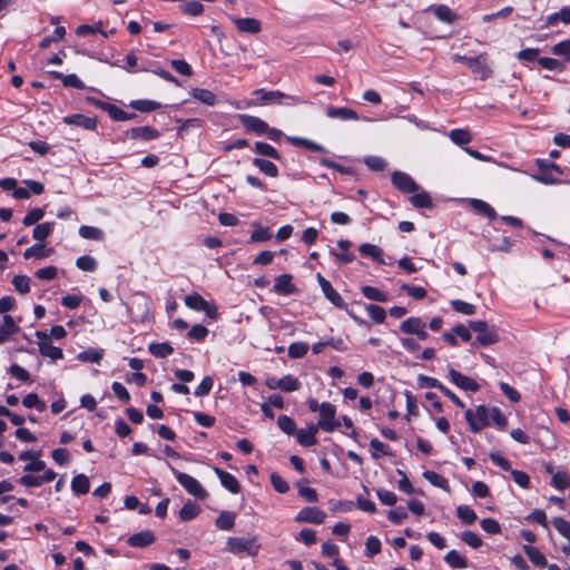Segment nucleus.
<instances>
[{"label":"nucleus","instance_id":"393cba45","mask_svg":"<svg viewBox=\"0 0 570 570\" xmlns=\"http://www.w3.org/2000/svg\"><path fill=\"white\" fill-rule=\"evenodd\" d=\"M423 327H426V325L420 317H409L400 324V330L404 334L416 335Z\"/></svg>","mask_w":570,"mask_h":570},{"label":"nucleus","instance_id":"13d9d810","mask_svg":"<svg viewBox=\"0 0 570 570\" xmlns=\"http://www.w3.org/2000/svg\"><path fill=\"white\" fill-rule=\"evenodd\" d=\"M368 316L377 324H382L386 318V312L383 307L370 304L365 307Z\"/></svg>","mask_w":570,"mask_h":570},{"label":"nucleus","instance_id":"ddd939ff","mask_svg":"<svg viewBox=\"0 0 570 570\" xmlns=\"http://www.w3.org/2000/svg\"><path fill=\"white\" fill-rule=\"evenodd\" d=\"M230 20L240 33L256 35L262 30L261 21L255 18L230 17Z\"/></svg>","mask_w":570,"mask_h":570},{"label":"nucleus","instance_id":"a18cd8bd","mask_svg":"<svg viewBox=\"0 0 570 570\" xmlns=\"http://www.w3.org/2000/svg\"><path fill=\"white\" fill-rule=\"evenodd\" d=\"M337 247L341 249L340 253L335 254V257L342 263H351L354 259L352 253L348 252L351 247V242L347 239H341L337 242Z\"/></svg>","mask_w":570,"mask_h":570},{"label":"nucleus","instance_id":"7c9ffc66","mask_svg":"<svg viewBox=\"0 0 570 570\" xmlns=\"http://www.w3.org/2000/svg\"><path fill=\"white\" fill-rule=\"evenodd\" d=\"M444 561L453 569H465L468 560L461 556L456 550H450L444 556Z\"/></svg>","mask_w":570,"mask_h":570},{"label":"nucleus","instance_id":"37998d69","mask_svg":"<svg viewBox=\"0 0 570 570\" xmlns=\"http://www.w3.org/2000/svg\"><path fill=\"white\" fill-rule=\"evenodd\" d=\"M288 140L294 146L303 147V148H306L312 151H324L325 150V148L322 145H320L311 139H306V138H302V137H289Z\"/></svg>","mask_w":570,"mask_h":570},{"label":"nucleus","instance_id":"49530a36","mask_svg":"<svg viewBox=\"0 0 570 570\" xmlns=\"http://www.w3.org/2000/svg\"><path fill=\"white\" fill-rule=\"evenodd\" d=\"M361 292L367 299L381 303L387 301V294L376 287L365 285L361 288Z\"/></svg>","mask_w":570,"mask_h":570},{"label":"nucleus","instance_id":"e433bc0d","mask_svg":"<svg viewBox=\"0 0 570 570\" xmlns=\"http://www.w3.org/2000/svg\"><path fill=\"white\" fill-rule=\"evenodd\" d=\"M254 230L250 234V243L267 242L272 238V232L268 227H262L261 225L253 223Z\"/></svg>","mask_w":570,"mask_h":570},{"label":"nucleus","instance_id":"cd10ccee","mask_svg":"<svg viewBox=\"0 0 570 570\" xmlns=\"http://www.w3.org/2000/svg\"><path fill=\"white\" fill-rule=\"evenodd\" d=\"M236 514L233 511H223L215 521V525L223 531H229L235 527Z\"/></svg>","mask_w":570,"mask_h":570},{"label":"nucleus","instance_id":"de8ad7c7","mask_svg":"<svg viewBox=\"0 0 570 570\" xmlns=\"http://www.w3.org/2000/svg\"><path fill=\"white\" fill-rule=\"evenodd\" d=\"M53 230V224L46 222L37 225L32 230V237L37 242H43Z\"/></svg>","mask_w":570,"mask_h":570},{"label":"nucleus","instance_id":"4d7b16f0","mask_svg":"<svg viewBox=\"0 0 570 570\" xmlns=\"http://www.w3.org/2000/svg\"><path fill=\"white\" fill-rule=\"evenodd\" d=\"M23 406L27 409H36L39 412H42L46 410V403L39 399V396L36 393H29L27 394L22 400Z\"/></svg>","mask_w":570,"mask_h":570},{"label":"nucleus","instance_id":"5701e85b","mask_svg":"<svg viewBox=\"0 0 570 570\" xmlns=\"http://www.w3.org/2000/svg\"><path fill=\"white\" fill-rule=\"evenodd\" d=\"M255 94L256 95H261V100L263 102L273 101V102L281 104V99L285 98V97L291 99L292 104H302V102H304L298 97L286 96L285 94H283L282 91H278V90L265 91L264 89H258V90L255 91Z\"/></svg>","mask_w":570,"mask_h":570},{"label":"nucleus","instance_id":"4468645a","mask_svg":"<svg viewBox=\"0 0 570 570\" xmlns=\"http://www.w3.org/2000/svg\"><path fill=\"white\" fill-rule=\"evenodd\" d=\"M62 122L68 126H78L86 130H95L97 128V118L87 117L82 114H72L62 118Z\"/></svg>","mask_w":570,"mask_h":570},{"label":"nucleus","instance_id":"79ce46f5","mask_svg":"<svg viewBox=\"0 0 570 570\" xmlns=\"http://www.w3.org/2000/svg\"><path fill=\"white\" fill-rule=\"evenodd\" d=\"M431 10L440 21L452 23L455 20V13L444 4L435 6Z\"/></svg>","mask_w":570,"mask_h":570},{"label":"nucleus","instance_id":"a878e982","mask_svg":"<svg viewBox=\"0 0 570 570\" xmlns=\"http://www.w3.org/2000/svg\"><path fill=\"white\" fill-rule=\"evenodd\" d=\"M317 428L315 425L309 426L308 429H301L296 433L297 442L303 446H312L316 443V433Z\"/></svg>","mask_w":570,"mask_h":570},{"label":"nucleus","instance_id":"c756f323","mask_svg":"<svg viewBox=\"0 0 570 570\" xmlns=\"http://www.w3.org/2000/svg\"><path fill=\"white\" fill-rule=\"evenodd\" d=\"M558 21L570 24V7H562L558 12L550 13L546 18V26H556Z\"/></svg>","mask_w":570,"mask_h":570},{"label":"nucleus","instance_id":"7ed1b4c3","mask_svg":"<svg viewBox=\"0 0 570 570\" xmlns=\"http://www.w3.org/2000/svg\"><path fill=\"white\" fill-rule=\"evenodd\" d=\"M453 61L466 65L474 73L480 75L481 79L483 80L492 76V70L488 65L485 55H480L476 57L454 55Z\"/></svg>","mask_w":570,"mask_h":570},{"label":"nucleus","instance_id":"f704fd0d","mask_svg":"<svg viewBox=\"0 0 570 570\" xmlns=\"http://www.w3.org/2000/svg\"><path fill=\"white\" fill-rule=\"evenodd\" d=\"M253 165L257 167L262 173H264L266 176L275 178L278 176V169L276 165L269 160L262 159V158H254Z\"/></svg>","mask_w":570,"mask_h":570},{"label":"nucleus","instance_id":"69168bd1","mask_svg":"<svg viewBox=\"0 0 570 570\" xmlns=\"http://www.w3.org/2000/svg\"><path fill=\"white\" fill-rule=\"evenodd\" d=\"M551 51L553 55L563 56L566 61L570 62V39L556 43Z\"/></svg>","mask_w":570,"mask_h":570},{"label":"nucleus","instance_id":"864d4df0","mask_svg":"<svg viewBox=\"0 0 570 570\" xmlns=\"http://www.w3.org/2000/svg\"><path fill=\"white\" fill-rule=\"evenodd\" d=\"M255 151L258 155L269 157V158H273L276 160H278L281 158L279 153L272 145H269L267 142L257 141L255 144Z\"/></svg>","mask_w":570,"mask_h":570},{"label":"nucleus","instance_id":"b1692460","mask_svg":"<svg viewBox=\"0 0 570 570\" xmlns=\"http://www.w3.org/2000/svg\"><path fill=\"white\" fill-rule=\"evenodd\" d=\"M358 252L362 256L371 257L375 263L385 264L382 249L374 244L364 243L358 247Z\"/></svg>","mask_w":570,"mask_h":570},{"label":"nucleus","instance_id":"c9c22d12","mask_svg":"<svg viewBox=\"0 0 570 570\" xmlns=\"http://www.w3.org/2000/svg\"><path fill=\"white\" fill-rule=\"evenodd\" d=\"M90 489V482L87 475L78 474L71 480V490L75 494H86Z\"/></svg>","mask_w":570,"mask_h":570},{"label":"nucleus","instance_id":"e2e57ef3","mask_svg":"<svg viewBox=\"0 0 570 570\" xmlns=\"http://www.w3.org/2000/svg\"><path fill=\"white\" fill-rule=\"evenodd\" d=\"M451 307L461 314L473 315L475 313V306L461 299H453L450 302Z\"/></svg>","mask_w":570,"mask_h":570},{"label":"nucleus","instance_id":"052dcab7","mask_svg":"<svg viewBox=\"0 0 570 570\" xmlns=\"http://www.w3.org/2000/svg\"><path fill=\"white\" fill-rule=\"evenodd\" d=\"M381 541L375 535H370L365 542V554L372 558L381 552Z\"/></svg>","mask_w":570,"mask_h":570},{"label":"nucleus","instance_id":"0e129e2a","mask_svg":"<svg viewBox=\"0 0 570 570\" xmlns=\"http://www.w3.org/2000/svg\"><path fill=\"white\" fill-rule=\"evenodd\" d=\"M552 524L556 530L570 542V522L561 517L553 518Z\"/></svg>","mask_w":570,"mask_h":570},{"label":"nucleus","instance_id":"4c0bfd02","mask_svg":"<svg viewBox=\"0 0 570 570\" xmlns=\"http://www.w3.org/2000/svg\"><path fill=\"white\" fill-rule=\"evenodd\" d=\"M523 551L529 560L535 566L543 568L547 566V560L543 553H541L535 547L524 546Z\"/></svg>","mask_w":570,"mask_h":570},{"label":"nucleus","instance_id":"f8f14e48","mask_svg":"<svg viewBox=\"0 0 570 570\" xmlns=\"http://www.w3.org/2000/svg\"><path fill=\"white\" fill-rule=\"evenodd\" d=\"M317 281L324 296L336 307L344 308L345 302L337 291H335L332 284L324 278L321 274H317Z\"/></svg>","mask_w":570,"mask_h":570},{"label":"nucleus","instance_id":"2f4dec72","mask_svg":"<svg viewBox=\"0 0 570 570\" xmlns=\"http://www.w3.org/2000/svg\"><path fill=\"white\" fill-rule=\"evenodd\" d=\"M51 253H52L51 248L46 249L42 244L37 243L23 252V257L26 259H30V258L41 259V258L50 256Z\"/></svg>","mask_w":570,"mask_h":570},{"label":"nucleus","instance_id":"6e6552de","mask_svg":"<svg viewBox=\"0 0 570 570\" xmlns=\"http://www.w3.org/2000/svg\"><path fill=\"white\" fill-rule=\"evenodd\" d=\"M184 301L187 307L197 312H205L212 318L216 317L217 313L215 306H212L199 294L193 293L187 295Z\"/></svg>","mask_w":570,"mask_h":570},{"label":"nucleus","instance_id":"58836bf2","mask_svg":"<svg viewBox=\"0 0 570 570\" xmlns=\"http://www.w3.org/2000/svg\"><path fill=\"white\" fill-rule=\"evenodd\" d=\"M129 106L140 112L155 111L161 107L159 102L149 99L132 100Z\"/></svg>","mask_w":570,"mask_h":570},{"label":"nucleus","instance_id":"bb28decb","mask_svg":"<svg viewBox=\"0 0 570 570\" xmlns=\"http://www.w3.org/2000/svg\"><path fill=\"white\" fill-rule=\"evenodd\" d=\"M190 95L195 100L206 106H214L217 101L215 94L208 89L193 88Z\"/></svg>","mask_w":570,"mask_h":570},{"label":"nucleus","instance_id":"20e7f679","mask_svg":"<svg viewBox=\"0 0 570 570\" xmlns=\"http://www.w3.org/2000/svg\"><path fill=\"white\" fill-rule=\"evenodd\" d=\"M320 420L316 428L324 432H333L340 426V422L336 419V407L330 402L321 403Z\"/></svg>","mask_w":570,"mask_h":570},{"label":"nucleus","instance_id":"2eb2a0df","mask_svg":"<svg viewBox=\"0 0 570 570\" xmlns=\"http://www.w3.org/2000/svg\"><path fill=\"white\" fill-rule=\"evenodd\" d=\"M95 104L107 111L109 117L115 121H127L136 118V114H129L116 105L102 101H95Z\"/></svg>","mask_w":570,"mask_h":570},{"label":"nucleus","instance_id":"473e14b6","mask_svg":"<svg viewBox=\"0 0 570 570\" xmlns=\"http://www.w3.org/2000/svg\"><path fill=\"white\" fill-rule=\"evenodd\" d=\"M449 138L453 144L463 147L471 142L472 135L466 129L456 128L449 132Z\"/></svg>","mask_w":570,"mask_h":570},{"label":"nucleus","instance_id":"6ab92c4d","mask_svg":"<svg viewBox=\"0 0 570 570\" xmlns=\"http://www.w3.org/2000/svg\"><path fill=\"white\" fill-rule=\"evenodd\" d=\"M20 331L12 316L4 315L0 322V344L10 341L11 336Z\"/></svg>","mask_w":570,"mask_h":570},{"label":"nucleus","instance_id":"0eeeda50","mask_svg":"<svg viewBox=\"0 0 570 570\" xmlns=\"http://www.w3.org/2000/svg\"><path fill=\"white\" fill-rule=\"evenodd\" d=\"M449 379L450 381L460 390L465 392H478L480 390V385L470 376H466L454 368L449 370Z\"/></svg>","mask_w":570,"mask_h":570},{"label":"nucleus","instance_id":"a19ab883","mask_svg":"<svg viewBox=\"0 0 570 570\" xmlns=\"http://www.w3.org/2000/svg\"><path fill=\"white\" fill-rule=\"evenodd\" d=\"M148 350L155 357L159 358L167 357L174 352L173 346L167 342L151 343L149 344Z\"/></svg>","mask_w":570,"mask_h":570},{"label":"nucleus","instance_id":"338daca9","mask_svg":"<svg viewBox=\"0 0 570 570\" xmlns=\"http://www.w3.org/2000/svg\"><path fill=\"white\" fill-rule=\"evenodd\" d=\"M76 265L81 271L92 272L97 267V262L94 257L83 255L77 258Z\"/></svg>","mask_w":570,"mask_h":570},{"label":"nucleus","instance_id":"c85d7f7f","mask_svg":"<svg viewBox=\"0 0 570 570\" xmlns=\"http://www.w3.org/2000/svg\"><path fill=\"white\" fill-rule=\"evenodd\" d=\"M50 75L58 80H61L62 83L67 87H72L76 89H83L85 83L78 78L77 75L70 73V75H63L59 71H50Z\"/></svg>","mask_w":570,"mask_h":570},{"label":"nucleus","instance_id":"603ef678","mask_svg":"<svg viewBox=\"0 0 570 570\" xmlns=\"http://www.w3.org/2000/svg\"><path fill=\"white\" fill-rule=\"evenodd\" d=\"M104 353L100 350L90 348L82 351L77 355V358L81 362L98 364L102 360Z\"/></svg>","mask_w":570,"mask_h":570},{"label":"nucleus","instance_id":"6e6d98bb","mask_svg":"<svg viewBox=\"0 0 570 570\" xmlns=\"http://www.w3.org/2000/svg\"><path fill=\"white\" fill-rule=\"evenodd\" d=\"M79 235L85 239L102 240L104 232L94 226L83 225L79 228Z\"/></svg>","mask_w":570,"mask_h":570},{"label":"nucleus","instance_id":"4be33fe9","mask_svg":"<svg viewBox=\"0 0 570 570\" xmlns=\"http://www.w3.org/2000/svg\"><path fill=\"white\" fill-rule=\"evenodd\" d=\"M155 540V534L149 530H145L130 535L127 544L134 548H145L153 544Z\"/></svg>","mask_w":570,"mask_h":570},{"label":"nucleus","instance_id":"9b49d317","mask_svg":"<svg viewBox=\"0 0 570 570\" xmlns=\"http://www.w3.org/2000/svg\"><path fill=\"white\" fill-rule=\"evenodd\" d=\"M392 183L399 190L403 193L412 194L419 190V186L414 179L403 171H394L392 174Z\"/></svg>","mask_w":570,"mask_h":570},{"label":"nucleus","instance_id":"680f3d73","mask_svg":"<svg viewBox=\"0 0 570 570\" xmlns=\"http://www.w3.org/2000/svg\"><path fill=\"white\" fill-rule=\"evenodd\" d=\"M12 285L20 294H27L30 292V277L27 275H17L12 279Z\"/></svg>","mask_w":570,"mask_h":570},{"label":"nucleus","instance_id":"423d86ee","mask_svg":"<svg viewBox=\"0 0 570 570\" xmlns=\"http://www.w3.org/2000/svg\"><path fill=\"white\" fill-rule=\"evenodd\" d=\"M469 326L473 332L479 334L475 338V342L482 346H489L499 341L495 328H489L487 322L484 321H470Z\"/></svg>","mask_w":570,"mask_h":570},{"label":"nucleus","instance_id":"39448f33","mask_svg":"<svg viewBox=\"0 0 570 570\" xmlns=\"http://www.w3.org/2000/svg\"><path fill=\"white\" fill-rule=\"evenodd\" d=\"M464 416L473 432H479L490 424L489 410L485 405H479L474 410L468 409Z\"/></svg>","mask_w":570,"mask_h":570},{"label":"nucleus","instance_id":"774afa93","mask_svg":"<svg viewBox=\"0 0 570 570\" xmlns=\"http://www.w3.org/2000/svg\"><path fill=\"white\" fill-rule=\"evenodd\" d=\"M213 386L214 380L210 376H205L196 387L194 394L198 397L206 396L209 394Z\"/></svg>","mask_w":570,"mask_h":570},{"label":"nucleus","instance_id":"9d476101","mask_svg":"<svg viewBox=\"0 0 570 570\" xmlns=\"http://www.w3.org/2000/svg\"><path fill=\"white\" fill-rule=\"evenodd\" d=\"M326 513L317 507L303 508L295 518L296 522H307L313 524H322L325 521Z\"/></svg>","mask_w":570,"mask_h":570},{"label":"nucleus","instance_id":"5fc2aeb1","mask_svg":"<svg viewBox=\"0 0 570 570\" xmlns=\"http://www.w3.org/2000/svg\"><path fill=\"white\" fill-rule=\"evenodd\" d=\"M96 32H99L105 38H108V33H106V31L102 29V22H97L94 26L81 24L76 30L77 36H80V37H85V36H88V35H94Z\"/></svg>","mask_w":570,"mask_h":570},{"label":"nucleus","instance_id":"bf43d9fd","mask_svg":"<svg viewBox=\"0 0 570 570\" xmlns=\"http://www.w3.org/2000/svg\"><path fill=\"white\" fill-rule=\"evenodd\" d=\"M307 351L308 344L304 342L292 343L287 348L291 358H301L306 355Z\"/></svg>","mask_w":570,"mask_h":570},{"label":"nucleus","instance_id":"f03ea898","mask_svg":"<svg viewBox=\"0 0 570 570\" xmlns=\"http://www.w3.org/2000/svg\"><path fill=\"white\" fill-rule=\"evenodd\" d=\"M168 468L171 471V473L175 475L178 483L193 497H195L198 500H205L208 497V492L206 489L200 484V482L195 479L194 476L180 472L176 470L170 463H168Z\"/></svg>","mask_w":570,"mask_h":570},{"label":"nucleus","instance_id":"c03bdc74","mask_svg":"<svg viewBox=\"0 0 570 570\" xmlns=\"http://www.w3.org/2000/svg\"><path fill=\"white\" fill-rule=\"evenodd\" d=\"M458 518L465 524H472L476 520V513L472 508L465 504H461L456 508Z\"/></svg>","mask_w":570,"mask_h":570},{"label":"nucleus","instance_id":"09e8293b","mask_svg":"<svg viewBox=\"0 0 570 570\" xmlns=\"http://www.w3.org/2000/svg\"><path fill=\"white\" fill-rule=\"evenodd\" d=\"M410 202L415 208H431L433 206L431 196L426 191L414 194Z\"/></svg>","mask_w":570,"mask_h":570},{"label":"nucleus","instance_id":"412c9836","mask_svg":"<svg viewBox=\"0 0 570 570\" xmlns=\"http://www.w3.org/2000/svg\"><path fill=\"white\" fill-rule=\"evenodd\" d=\"M326 115L330 118L340 119V120H358L360 117L357 112L348 107H334L328 106L326 109Z\"/></svg>","mask_w":570,"mask_h":570},{"label":"nucleus","instance_id":"3c124183","mask_svg":"<svg viewBox=\"0 0 570 570\" xmlns=\"http://www.w3.org/2000/svg\"><path fill=\"white\" fill-rule=\"evenodd\" d=\"M301 382L292 374L284 375L281 377V387L279 390L285 393H291L299 390Z\"/></svg>","mask_w":570,"mask_h":570},{"label":"nucleus","instance_id":"aec40b11","mask_svg":"<svg viewBox=\"0 0 570 570\" xmlns=\"http://www.w3.org/2000/svg\"><path fill=\"white\" fill-rule=\"evenodd\" d=\"M215 474L218 476L220 484L227 489L229 492L236 494L240 491V484L238 480L230 473L219 469L214 468Z\"/></svg>","mask_w":570,"mask_h":570},{"label":"nucleus","instance_id":"a211bd4d","mask_svg":"<svg viewBox=\"0 0 570 570\" xmlns=\"http://www.w3.org/2000/svg\"><path fill=\"white\" fill-rule=\"evenodd\" d=\"M273 291L279 295H291L297 292L291 274H282L275 278Z\"/></svg>","mask_w":570,"mask_h":570},{"label":"nucleus","instance_id":"1a4fd4ad","mask_svg":"<svg viewBox=\"0 0 570 570\" xmlns=\"http://www.w3.org/2000/svg\"><path fill=\"white\" fill-rule=\"evenodd\" d=\"M37 336L41 338L39 342V352L42 356L49 357L52 361H58L63 357V352L60 347L52 345L47 334L37 332Z\"/></svg>","mask_w":570,"mask_h":570},{"label":"nucleus","instance_id":"8fccbe9b","mask_svg":"<svg viewBox=\"0 0 570 570\" xmlns=\"http://www.w3.org/2000/svg\"><path fill=\"white\" fill-rule=\"evenodd\" d=\"M471 206L478 213L489 217L491 220L497 217L495 210L484 200L481 199H471Z\"/></svg>","mask_w":570,"mask_h":570},{"label":"nucleus","instance_id":"dca6fc26","mask_svg":"<svg viewBox=\"0 0 570 570\" xmlns=\"http://www.w3.org/2000/svg\"><path fill=\"white\" fill-rule=\"evenodd\" d=\"M159 136L160 132L150 126L130 128L125 131V137L128 139L154 140Z\"/></svg>","mask_w":570,"mask_h":570},{"label":"nucleus","instance_id":"ea45409f","mask_svg":"<svg viewBox=\"0 0 570 570\" xmlns=\"http://www.w3.org/2000/svg\"><path fill=\"white\" fill-rule=\"evenodd\" d=\"M423 478L436 488H440L444 491L450 490L448 480L443 475H441L434 471H424Z\"/></svg>","mask_w":570,"mask_h":570},{"label":"nucleus","instance_id":"f3484780","mask_svg":"<svg viewBox=\"0 0 570 570\" xmlns=\"http://www.w3.org/2000/svg\"><path fill=\"white\" fill-rule=\"evenodd\" d=\"M238 118L240 124L247 131L255 132L257 135H263L264 131L267 130V122L258 117L250 115H239Z\"/></svg>","mask_w":570,"mask_h":570},{"label":"nucleus","instance_id":"f257e3e1","mask_svg":"<svg viewBox=\"0 0 570 570\" xmlns=\"http://www.w3.org/2000/svg\"><path fill=\"white\" fill-rule=\"evenodd\" d=\"M261 546L257 542V538L255 535H250L247 538L240 537H229L226 541L225 551L238 554L245 552L250 557H256L259 552Z\"/></svg>","mask_w":570,"mask_h":570},{"label":"nucleus","instance_id":"72a5a7b5","mask_svg":"<svg viewBox=\"0 0 570 570\" xmlns=\"http://www.w3.org/2000/svg\"><path fill=\"white\" fill-rule=\"evenodd\" d=\"M200 512L199 505L190 500H187L179 511V519L181 521H189L195 519Z\"/></svg>","mask_w":570,"mask_h":570}]
</instances>
